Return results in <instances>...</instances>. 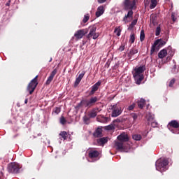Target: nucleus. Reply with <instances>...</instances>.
I'll list each match as a JSON object with an SVG mask.
<instances>
[{
  "label": "nucleus",
  "mask_w": 179,
  "mask_h": 179,
  "mask_svg": "<svg viewBox=\"0 0 179 179\" xmlns=\"http://www.w3.org/2000/svg\"><path fill=\"white\" fill-rule=\"evenodd\" d=\"M147 120L148 124H150L152 128H156V127H157V122L155 121V115L148 113L147 115Z\"/></svg>",
  "instance_id": "9"
},
{
  "label": "nucleus",
  "mask_w": 179,
  "mask_h": 179,
  "mask_svg": "<svg viewBox=\"0 0 179 179\" xmlns=\"http://www.w3.org/2000/svg\"><path fill=\"white\" fill-rule=\"evenodd\" d=\"M85 34H87V30L80 29L75 33L74 36L76 37V38H77V40H80V38H83V36H85Z\"/></svg>",
  "instance_id": "10"
},
{
  "label": "nucleus",
  "mask_w": 179,
  "mask_h": 179,
  "mask_svg": "<svg viewBox=\"0 0 179 179\" xmlns=\"http://www.w3.org/2000/svg\"><path fill=\"white\" fill-rule=\"evenodd\" d=\"M10 0H8V1L6 3V6H10Z\"/></svg>",
  "instance_id": "49"
},
{
  "label": "nucleus",
  "mask_w": 179,
  "mask_h": 179,
  "mask_svg": "<svg viewBox=\"0 0 179 179\" xmlns=\"http://www.w3.org/2000/svg\"><path fill=\"white\" fill-rule=\"evenodd\" d=\"M107 0H98L99 3H104Z\"/></svg>",
  "instance_id": "48"
},
{
  "label": "nucleus",
  "mask_w": 179,
  "mask_h": 179,
  "mask_svg": "<svg viewBox=\"0 0 179 179\" xmlns=\"http://www.w3.org/2000/svg\"><path fill=\"white\" fill-rule=\"evenodd\" d=\"M136 106V103H133L131 105L129 106L127 108L128 111H132V110H134V108H135Z\"/></svg>",
  "instance_id": "38"
},
{
  "label": "nucleus",
  "mask_w": 179,
  "mask_h": 179,
  "mask_svg": "<svg viewBox=\"0 0 179 179\" xmlns=\"http://www.w3.org/2000/svg\"><path fill=\"white\" fill-rule=\"evenodd\" d=\"M136 23H138V20H134L130 24L129 29H134V27L136 25Z\"/></svg>",
  "instance_id": "31"
},
{
  "label": "nucleus",
  "mask_w": 179,
  "mask_h": 179,
  "mask_svg": "<svg viewBox=\"0 0 179 179\" xmlns=\"http://www.w3.org/2000/svg\"><path fill=\"white\" fill-rule=\"evenodd\" d=\"M110 108L112 110L111 117H118L119 115H121V114L122 113L121 106L118 103L111 106Z\"/></svg>",
  "instance_id": "6"
},
{
  "label": "nucleus",
  "mask_w": 179,
  "mask_h": 179,
  "mask_svg": "<svg viewBox=\"0 0 179 179\" xmlns=\"http://www.w3.org/2000/svg\"><path fill=\"white\" fill-rule=\"evenodd\" d=\"M122 6H123L124 10H129L127 15L123 17V22H124V23H128L127 19L132 17L134 15V11H132V9H134L135 7V0H124Z\"/></svg>",
  "instance_id": "1"
},
{
  "label": "nucleus",
  "mask_w": 179,
  "mask_h": 179,
  "mask_svg": "<svg viewBox=\"0 0 179 179\" xmlns=\"http://www.w3.org/2000/svg\"><path fill=\"white\" fill-rule=\"evenodd\" d=\"M90 116L87 117V115H85L83 117V121L85 124H87V122H89V121H90Z\"/></svg>",
  "instance_id": "43"
},
{
  "label": "nucleus",
  "mask_w": 179,
  "mask_h": 179,
  "mask_svg": "<svg viewBox=\"0 0 179 179\" xmlns=\"http://www.w3.org/2000/svg\"><path fill=\"white\" fill-rule=\"evenodd\" d=\"M105 129L106 131H112V129H114V126H113V124H109L105 127Z\"/></svg>",
  "instance_id": "42"
},
{
  "label": "nucleus",
  "mask_w": 179,
  "mask_h": 179,
  "mask_svg": "<svg viewBox=\"0 0 179 179\" xmlns=\"http://www.w3.org/2000/svg\"><path fill=\"white\" fill-rule=\"evenodd\" d=\"M143 40H145V31L141 30V35H140V41H143Z\"/></svg>",
  "instance_id": "37"
},
{
  "label": "nucleus",
  "mask_w": 179,
  "mask_h": 179,
  "mask_svg": "<svg viewBox=\"0 0 179 179\" xmlns=\"http://www.w3.org/2000/svg\"><path fill=\"white\" fill-rule=\"evenodd\" d=\"M124 50H125V45L122 44V45H120V47L119 48V51L122 52V51H124Z\"/></svg>",
  "instance_id": "47"
},
{
  "label": "nucleus",
  "mask_w": 179,
  "mask_h": 179,
  "mask_svg": "<svg viewBox=\"0 0 179 179\" xmlns=\"http://www.w3.org/2000/svg\"><path fill=\"white\" fill-rule=\"evenodd\" d=\"M166 56H167V50L166 49H163L160 50V52L158 53L159 58L163 59Z\"/></svg>",
  "instance_id": "25"
},
{
  "label": "nucleus",
  "mask_w": 179,
  "mask_h": 179,
  "mask_svg": "<svg viewBox=\"0 0 179 179\" xmlns=\"http://www.w3.org/2000/svg\"><path fill=\"white\" fill-rule=\"evenodd\" d=\"M114 33L117 34V36H121V29L119 27H116L114 30Z\"/></svg>",
  "instance_id": "35"
},
{
  "label": "nucleus",
  "mask_w": 179,
  "mask_h": 179,
  "mask_svg": "<svg viewBox=\"0 0 179 179\" xmlns=\"http://www.w3.org/2000/svg\"><path fill=\"white\" fill-rule=\"evenodd\" d=\"M99 33H95L94 35H92V38L93 40H97V38H99Z\"/></svg>",
  "instance_id": "46"
},
{
  "label": "nucleus",
  "mask_w": 179,
  "mask_h": 179,
  "mask_svg": "<svg viewBox=\"0 0 179 179\" xmlns=\"http://www.w3.org/2000/svg\"><path fill=\"white\" fill-rule=\"evenodd\" d=\"M156 15H152L150 16V23H152L154 26H156V24H157V21L156 20Z\"/></svg>",
  "instance_id": "27"
},
{
  "label": "nucleus",
  "mask_w": 179,
  "mask_h": 179,
  "mask_svg": "<svg viewBox=\"0 0 179 179\" xmlns=\"http://www.w3.org/2000/svg\"><path fill=\"white\" fill-rule=\"evenodd\" d=\"M117 141H120V142H128L129 141V137L128 136V134L126 133H122L120 135L117 136Z\"/></svg>",
  "instance_id": "14"
},
{
  "label": "nucleus",
  "mask_w": 179,
  "mask_h": 179,
  "mask_svg": "<svg viewBox=\"0 0 179 179\" xmlns=\"http://www.w3.org/2000/svg\"><path fill=\"white\" fill-rule=\"evenodd\" d=\"M99 122H101L102 124H107L110 120V118L104 117V115H100L97 117Z\"/></svg>",
  "instance_id": "18"
},
{
  "label": "nucleus",
  "mask_w": 179,
  "mask_h": 179,
  "mask_svg": "<svg viewBox=\"0 0 179 179\" xmlns=\"http://www.w3.org/2000/svg\"><path fill=\"white\" fill-rule=\"evenodd\" d=\"M145 104H146V100H145L143 98H141V99L137 101V105L138 106V108H143Z\"/></svg>",
  "instance_id": "20"
},
{
  "label": "nucleus",
  "mask_w": 179,
  "mask_h": 179,
  "mask_svg": "<svg viewBox=\"0 0 179 179\" xmlns=\"http://www.w3.org/2000/svg\"><path fill=\"white\" fill-rule=\"evenodd\" d=\"M131 44H134L135 43V34L132 33L130 35V40Z\"/></svg>",
  "instance_id": "32"
},
{
  "label": "nucleus",
  "mask_w": 179,
  "mask_h": 179,
  "mask_svg": "<svg viewBox=\"0 0 179 179\" xmlns=\"http://www.w3.org/2000/svg\"><path fill=\"white\" fill-rule=\"evenodd\" d=\"M161 31H162V28H160V26L157 27L155 31V36H160Z\"/></svg>",
  "instance_id": "40"
},
{
  "label": "nucleus",
  "mask_w": 179,
  "mask_h": 179,
  "mask_svg": "<svg viewBox=\"0 0 179 179\" xmlns=\"http://www.w3.org/2000/svg\"><path fill=\"white\" fill-rule=\"evenodd\" d=\"M61 113V108L56 107L52 110V114H56V115H58V114Z\"/></svg>",
  "instance_id": "30"
},
{
  "label": "nucleus",
  "mask_w": 179,
  "mask_h": 179,
  "mask_svg": "<svg viewBox=\"0 0 179 179\" xmlns=\"http://www.w3.org/2000/svg\"><path fill=\"white\" fill-rule=\"evenodd\" d=\"M155 166L156 170H157V171H161V173L162 171H166V170H167V166H169V159H158L155 163Z\"/></svg>",
  "instance_id": "4"
},
{
  "label": "nucleus",
  "mask_w": 179,
  "mask_h": 179,
  "mask_svg": "<svg viewBox=\"0 0 179 179\" xmlns=\"http://www.w3.org/2000/svg\"><path fill=\"white\" fill-rule=\"evenodd\" d=\"M113 122H121V120L120 119H116L113 121Z\"/></svg>",
  "instance_id": "50"
},
{
  "label": "nucleus",
  "mask_w": 179,
  "mask_h": 179,
  "mask_svg": "<svg viewBox=\"0 0 179 179\" xmlns=\"http://www.w3.org/2000/svg\"><path fill=\"white\" fill-rule=\"evenodd\" d=\"M103 13H104V6H100L97 8V11L96 12V17H100Z\"/></svg>",
  "instance_id": "19"
},
{
  "label": "nucleus",
  "mask_w": 179,
  "mask_h": 179,
  "mask_svg": "<svg viewBox=\"0 0 179 179\" xmlns=\"http://www.w3.org/2000/svg\"><path fill=\"white\" fill-rule=\"evenodd\" d=\"M99 156H100V152L96 150L91 149L88 152V157L92 159V162L99 160Z\"/></svg>",
  "instance_id": "8"
},
{
  "label": "nucleus",
  "mask_w": 179,
  "mask_h": 179,
  "mask_svg": "<svg viewBox=\"0 0 179 179\" xmlns=\"http://www.w3.org/2000/svg\"><path fill=\"white\" fill-rule=\"evenodd\" d=\"M103 129L101 128H97L95 132L93 134L94 138H101Z\"/></svg>",
  "instance_id": "22"
},
{
  "label": "nucleus",
  "mask_w": 179,
  "mask_h": 179,
  "mask_svg": "<svg viewBox=\"0 0 179 179\" xmlns=\"http://www.w3.org/2000/svg\"><path fill=\"white\" fill-rule=\"evenodd\" d=\"M176 15H177V14H176V13H171V19H172L173 22H176L177 20V17H176Z\"/></svg>",
  "instance_id": "44"
},
{
  "label": "nucleus",
  "mask_w": 179,
  "mask_h": 179,
  "mask_svg": "<svg viewBox=\"0 0 179 179\" xmlns=\"http://www.w3.org/2000/svg\"><path fill=\"white\" fill-rule=\"evenodd\" d=\"M150 9H155L156 6H157V0H150Z\"/></svg>",
  "instance_id": "26"
},
{
  "label": "nucleus",
  "mask_w": 179,
  "mask_h": 179,
  "mask_svg": "<svg viewBox=\"0 0 179 179\" xmlns=\"http://www.w3.org/2000/svg\"><path fill=\"white\" fill-rule=\"evenodd\" d=\"M60 124H62V125H65V124H66V120L64 116L60 117Z\"/></svg>",
  "instance_id": "41"
},
{
  "label": "nucleus",
  "mask_w": 179,
  "mask_h": 179,
  "mask_svg": "<svg viewBox=\"0 0 179 179\" xmlns=\"http://www.w3.org/2000/svg\"><path fill=\"white\" fill-rule=\"evenodd\" d=\"M28 101H29V100L27 99H26L25 101H24V103L27 104Z\"/></svg>",
  "instance_id": "51"
},
{
  "label": "nucleus",
  "mask_w": 179,
  "mask_h": 179,
  "mask_svg": "<svg viewBox=\"0 0 179 179\" xmlns=\"http://www.w3.org/2000/svg\"><path fill=\"white\" fill-rule=\"evenodd\" d=\"M101 85V82L98 81L96 83H95L92 87V90L90 92V95L92 96V94L94 93H96V92H97V90H99V87H100V85Z\"/></svg>",
  "instance_id": "16"
},
{
  "label": "nucleus",
  "mask_w": 179,
  "mask_h": 179,
  "mask_svg": "<svg viewBox=\"0 0 179 179\" xmlns=\"http://www.w3.org/2000/svg\"><path fill=\"white\" fill-rule=\"evenodd\" d=\"M37 78H38V76H36L32 79L27 87V90L29 92V94H33V92L36 90V87H37V85H38Z\"/></svg>",
  "instance_id": "5"
},
{
  "label": "nucleus",
  "mask_w": 179,
  "mask_h": 179,
  "mask_svg": "<svg viewBox=\"0 0 179 179\" xmlns=\"http://www.w3.org/2000/svg\"><path fill=\"white\" fill-rule=\"evenodd\" d=\"M174 64L173 69H171L172 73H178V69H177V65H176V61L173 60Z\"/></svg>",
  "instance_id": "29"
},
{
  "label": "nucleus",
  "mask_w": 179,
  "mask_h": 179,
  "mask_svg": "<svg viewBox=\"0 0 179 179\" xmlns=\"http://www.w3.org/2000/svg\"><path fill=\"white\" fill-rule=\"evenodd\" d=\"M85 73H86V71H83L81 72V73L79 74L78 77L76 79L74 83V87H77L79 85L82 79H83V76H85Z\"/></svg>",
  "instance_id": "13"
},
{
  "label": "nucleus",
  "mask_w": 179,
  "mask_h": 179,
  "mask_svg": "<svg viewBox=\"0 0 179 179\" xmlns=\"http://www.w3.org/2000/svg\"><path fill=\"white\" fill-rule=\"evenodd\" d=\"M131 117L133 118V122H135L138 120V115L135 113H131Z\"/></svg>",
  "instance_id": "39"
},
{
  "label": "nucleus",
  "mask_w": 179,
  "mask_h": 179,
  "mask_svg": "<svg viewBox=\"0 0 179 179\" xmlns=\"http://www.w3.org/2000/svg\"><path fill=\"white\" fill-rule=\"evenodd\" d=\"M133 139H134V141H141V139H142V136L140 134H134L133 135Z\"/></svg>",
  "instance_id": "33"
},
{
  "label": "nucleus",
  "mask_w": 179,
  "mask_h": 179,
  "mask_svg": "<svg viewBox=\"0 0 179 179\" xmlns=\"http://www.w3.org/2000/svg\"><path fill=\"white\" fill-rule=\"evenodd\" d=\"M7 170L8 173H12L13 174H16L19 173L20 170V166L19 164L16 162H11L8 164Z\"/></svg>",
  "instance_id": "7"
},
{
  "label": "nucleus",
  "mask_w": 179,
  "mask_h": 179,
  "mask_svg": "<svg viewBox=\"0 0 179 179\" xmlns=\"http://www.w3.org/2000/svg\"><path fill=\"white\" fill-rule=\"evenodd\" d=\"M174 83H176V78L172 79L169 83V87H173L174 86Z\"/></svg>",
  "instance_id": "45"
},
{
  "label": "nucleus",
  "mask_w": 179,
  "mask_h": 179,
  "mask_svg": "<svg viewBox=\"0 0 179 179\" xmlns=\"http://www.w3.org/2000/svg\"><path fill=\"white\" fill-rule=\"evenodd\" d=\"M1 174L2 176H3V173H2V171H1Z\"/></svg>",
  "instance_id": "54"
},
{
  "label": "nucleus",
  "mask_w": 179,
  "mask_h": 179,
  "mask_svg": "<svg viewBox=\"0 0 179 179\" xmlns=\"http://www.w3.org/2000/svg\"><path fill=\"white\" fill-rule=\"evenodd\" d=\"M135 72L133 74L134 80H136L137 85H141V82L143 80V73L146 71V66L143 65L139 67H136L134 69Z\"/></svg>",
  "instance_id": "2"
},
{
  "label": "nucleus",
  "mask_w": 179,
  "mask_h": 179,
  "mask_svg": "<svg viewBox=\"0 0 179 179\" xmlns=\"http://www.w3.org/2000/svg\"><path fill=\"white\" fill-rule=\"evenodd\" d=\"M145 5H149V1H145Z\"/></svg>",
  "instance_id": "52"
},
{
  "label": "nucleus",
  "mask_w": 179,
  "mask_h": 179,
  "mask_svg": "<svg viewBox=\"0 0 179 179\" xmlns=\"http://www.w3.org/2000/svg\"><path fill=\"white\" fill-rule=\"evenodd\" d=\"M90 32L87 36V38H92L94 34H96V31L97 30V27L96 25H92L89 27Z\"/></svg>",
  "instance_id": "12"
},
{
  "label": "nucleus",
  "mask_w": 179,
  "mask_h": 179,
  "mask_svg": "<svg viewBox=\"0 0 179 179\" xmlns=\"http://www.w3.org/2000/svg\"><path fill=\"white\" fill-rule=\"evenodd\" d=\"M135 54H138V49L136 48H132L129 51L130 55H135Z\"/></svg>",
  "instance_id": "34"
},
{
  "label": "nucleus",
  "mask_w": 179,
  "mask_h": 179,
  "mask_svg": "<svg viewBox=\"0 0 179 179\" xmlns=\"http://www.w3.org/2000/svg\"><path fill=\"white\" fill-rule=\"evenodd\" d=\"M115 147L117 150H121V152H125V145L122 141H115Z\"/></svg>",
  "instance_id": "11"
},
{
  "label": "nucleus",
  "mask_w": 179,
  "mask_h": 179,
  "mask_svg": "<svg viewBox=\"0 0 179 179\" xmlns=\"http://www.w3.org/2000/svg\"><path fill=\"white\" fill-rule=\"evenodd\" d=\"M59 136H61V138H62L64 141H66L68 138V133H66V131H61L59 134Z\"/></svg>",
  "instance_id": "28"
},
{
  "label": "nucleus",
  "mask_w": 179,
  "mask_h": 179,
  "mask_svg": "<svg viewBox=\"0 0 179 179\" xmlns=\"http://www.w3.org/2000/svg\"><path fill=\"white\" fill-rule=\"evenodd\" d=\"M97 111H99V108L92 109L88 115L90 118H96L97 117Z\"/></svg>",
  "instance_id": "21"
},
{
  "label": "nucleus",
  "mask_w": 179,
  "mask_h": 179,
  "mask_svg": "<svg viewBox=\"0 0 179 179\" xmlns=\"http://www.w3.org/2000/svg\"><path fill=\"white\" fill-rule=\"evenodd\" d=\"M166 1H170V0H166Z\"/></svg>",
  "instance_id": "55"
},
{
  "label": "nucleus",
  "mask_w": 179,
  "mask_h": 179,
  "mask_svg": "<svg viewBox=\"0 0 179 179\" xmlns=\"http://www.w3.org/2000/svg\"><path fill=\"white\" fill-rule=\"evenodd\" d=\"M99 101V99L96 96L91 97L90 99H83L80 103H78V107L83 106L85 108H90L93 107Z\"/></svg>",
  "instance_id": "3"
},
{
  "label": "nucleus",
  "mask_w": 179,
  "mask_h": 179,
  "mask_svg": "<svg viewBox=\"0 0 179 179\" xmlns=\"http://www.w3.org/2000/svg\"><path fill=\"white\" fill-rule=\"evenodd\" d=\"M51 61H52V57L50 58V59L49 60V62H51Z\"/></svg>",
  "instance_id": "53"
},
{
  "label": "nucleus",
  "mask_w": 179,
  "mask_h": 179,
  "mask_svg": "<svg viewBox=\"0 0 179 179\" xmlns=\"http://www.w3.org/2000/svg\"><path fill=\"white\" fill-rule=\"evenodd\" d=\"M96 142L98 145H99V146H103L105 143H107V142H108V138H107V137H103L98 139Z\"/></svg>",
  "instance_id": "17"
},
{
  "label": "nucleus",
  "mask_w": 179,
  "mask_h": 179,
  "mask_svg": "<svg viewBox=\"0 0 179 179\" xmlns=\"http://www.w3.org/2000/svg\"><path fill=\"white\" fill-rule=\"evenodd\" d=\"M159 43H160V40L157 39L155 41L154 44L152 45L150 50V55H152L155 51H156V45H158Z\"/></svg>",
  "instance_id": "24"
},
{
  "label": "nucleus",
  "mask_w": 179,
  "mask_h": 179,
  "mask_svg": "<svg viewBox=\"0 0 179 179\" xmlns=\"http://www.w3.org/2000/svg\"><path fill=\"white\" fill-rule=\"evenodd\" d=\"M89 19H90V15L89 14L84 15V18L83 20V23H87Z\"/></svg>",
  "instance_id": "36"
},
{
  "label": "nucleus",
  "mask_w": 179,
  "mask_h": 179,
  "mask_svg": "<svg viewBox=\"0 0 179 179\" xmlns=\"http://www.w3.org/2000/svg\"><path fill=\"white\" fill-rule=\"evenodd\" d=\"M169 127L176 129L179 128V122L177 120H172L169 123L168 127Z\"/></svg>",
  "instance_id": "23"
},
{
  "label": "nucleus",
  "mask_w": 179,
  "mask_h": 179,
  "mask_svg": "<svg viewBox=\"0 0 179 179\" xmlns=\"http://www.w3.org/2000/svg\"><path fill=\"white\" fill-rule=\"evenodd\" d=\"M58 72V70L57 69H55L50 73V76L48 78V80H46L45 85H50L51 82H52V79H54V76L57 75V73Z\"/></svg>",
  "instance_id": "15"
}]
</instances>
